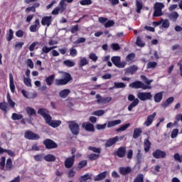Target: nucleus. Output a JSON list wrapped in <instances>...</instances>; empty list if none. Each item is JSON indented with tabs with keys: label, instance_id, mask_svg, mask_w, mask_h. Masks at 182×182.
Instances as JSON below:
<instances>
[{
	"label": "nucleus",
	"instance_id": "a19ab883",
	"mask_svg": "<svg viewBox=\"0 0 182 182\" xmlns=\"http://www.w3.org/2000/svg\"><path fill=\"white\" fill-rule=\"evenodd\" d=\"M136 6L137 14H140V12H141V10L143 9V4L139 0H136Z\"/></svg>",
	"mask_w": 182,
	"mask_h": 182
},
{
	"label": "nucleus",
	"instance_id": "4468645a",
	"mask_svg": "<svg viewBox=\"0 0 182 182\" xmlns=\"http://www.w3.org/2000/svg\"><path fill=\"white\" fill-rule=\"evenodd\" d=\"M75 156L73 155L71 157L67 158L65 161V166L66 168H71L75 162Z\"/></svg>",
	"mask_w": 182,
	"mask_h": 182
},
{
	"label": "nucleus",
	"instance_id": "5701e85b",
	"mask_svg": "<svg viewBox=\"0 0 182 182\" xmlns=\"http://www.w3.org/2000/svg\"><path fill=\"white\" fill-rule=\"evenodd\" d=\"M108 174V171H105L96 176L94 178L95 181H99L105 179Z\"/></svg>",
	"mask_w": 182,
	"mask_h": 182
},
{
	"label": "nucleus",
	"instance_id": "dca6fc26",
	"mask_svg": "<svg viewBox=\"0 0 182 182\" xmlns=\"http://www.w3.org/2000/svg\"><path fill=\"white\" fill-rule=\"evenodd\" d=\"M127 150L124 147H119L118 150L115 151L114 155L118 158H124L126 156Z\"/></svg>",
	"mask_w": 182,
	"mask_h": 182
},
{
	"label": "nucleus",
	"instance_id": "c9c22d12",
	"mask_svg": "<svg viewBox=\"0 0 182 182\" xmlns=\"http://www.w3.org/2000/svg\"><path fill=\"white\" fill-rule=\"evenodd\" d=\"M44 159L47 162H54L55 161V156L53 154H47L44 156Z\"/></svg>",
	"mask_w": 182,
	"mask_h": 182
},
{
	"label": "nucleus",
	"instance_id": "de8ad7c7",
	"mask_svg": "<svg viewBox=\"0 0 182 182\" xmlns=\"http://www.w3.org/2000/svg\"><path fill=\"white\" fill-rule=\"evenodd\" d=\"M89 63L88 60H87V58L85 57L83 58H82L80 61V63H78V65L80 68H82L85 65H87Z\"/></svg>",
	"mask_w": 182,
	"mask_h": 182
},
{
	"label": "nucleus",
	"instance_id": "72a5a7b5",
	"mask_svg": "<svg viewBox=\"0 0 182 182\" xmlns=\"http://www.w3.org/2000/svg\"><path fill=\"white\" fill-rule=\"evenodd\" d=\"M63 80L68 84L71 80H73V77L69 73H64Z\"/></svg>",
	"mask_w": 182,
	"mask_h": 182
},
{
	"label": "nucleus",
	"instance_id": "603ef678",
	"mask_svg": "<svg viewBox=\"0 0 182 182\" xmlns=\"http://www.w3.org/2000/svg\"><path fill=\"white\" fill-rule=\"evenodd\" d=\"M113 51H119L120 50V46L119 43H112L110 46Z\"/></svg>",
	"mask_w": 182,
	"mask_h": 182
},
{
	"label": "nucleus",
	"instance_id": "a18cd8bd",
	"mask_svg": "<svg viewBox=\"0 0 182 182\" xmlns=\"http://www.w3.org/2000/svg\"><path fill=\"white\" fill-rule=\"evenodd\" d=\"M88 149L99 155H100V154L102 153V149L100 148L90 146Z\"/></svg>",
	"mask_w": 182,
	"mask_h": 182
},
{
	"label": "nucleus",
	"instance_id": "4be33fe9",
	"mask_svg": "<svg viewBox=\"0 0 182 182\" xmlns=\"http://www.w3.org/2000/svg\"><path fill=\"white\" fill-rule=\"evenodd\" d=\"M173 101H174V97H171L168 98L164 103L161 104V107H163L164 109H166L170 105H171Z\"/></svg>",
	"mask_w": 182,
	"mask_h": 182
},
{
	"label": "nucleus",
	"instance_id": "0e129e2a",
	"mask_svg": "<svg viewBox=\"0 0 182 182\" xmlns=\"http://www.w3.org/2000/svg\"><path fill=\"white\" fill-rule=\"evenodd\" d=\"M7 101H8L9 105L12 108H14L15 107V102L13 100H11L9 94L7 95Z\"/></svg>",
	"mask_w": 182,
	"mask_h": 182
},
{
	"label": "nucleus",
	"instance_id": "393cba45",
	"mask_svg": "<svg viewBox=\"0 0 182 182\" xmlns=\"http://www.w3.org/2000/svg\"><path fill=\"white\" fill-rule=\"evenodd\" d=\"M144 147L145 153H148L150 151L151 148V142L149 141V139H144Z\"/></svg>",
	"mask_w": 182,
	"mask_h": 182
},
{
	"label": "nucleus",
	"instance_id": "7ed1b4c3",
	"mask_svg": "<svg viewBox=\"0 0 182 182\" xmlns=\"http://www.w3.org/2000/svg\"><path fill=\"white\" fill-rule=\"evenodd\" d=\"M68 128L73 135H78L80 133V126L75 121H70L68 122Z\"/></svg>",
	"mask_w": 182,
	"mask_h": 182
},
{
	"label": "nucleus",
	"instance_id": "20e7f679",
	"mask_svg": "<svg viewBox=\"0 0 182 182\" xmlns=\"http://www.w3.org/2000/svg\"><path fill=\"white\" fill-rule=\"evenodd\" d=\"M111 61L114 66L118 68H124L127 65V62H121V58L119 56H112L111 58Z\"/></svg>",
	"mask_w": 182,
	"mask_h": 182
},
{
	"label": "nucleus",
	"instance_id": "2f4dec72",
	"mask_svg": "<svg viewBox=\"0 0 182 182\" xmlns=\"http://www.w3.org/2000/svg\"><path fill=\"white\" fill-rule=\"evenodd\" d=\"M178 16H179V15L178 14V13L176 11H173V12L168 14V17L170 18V20H171L174 22L177 20Z\"/></svg>",
	"mask_w": 182,
	"mask_h": 182
},
{
	"label": "nucleus",
	"instance_id": "b1692460",
	"mask_svg": "<svg viewBox=\"0 0 182 182\" xmlns=\"http://www.w3.org/2000/svg\"><path fill=\"white\" fill-rule=\"evenodd\" d=\"M163 92H159L158 93L154 94V101L156 103H160L163 100Z\"/></svg>",
	"mask_w": 182,
	"mask_h": 182
},
{
	"label": "nucleus",
	"instance_id": "f03ea898",
	"mask_svg": "<svg viewBox=\"0 0 182 182\" xmlns=\"http://www.w3.org/2000/svg\"><path fill=\"white\" fill-rule=\"evenodd\" d=\"M129 87L132 89L139 90L142 89L143 90H151V86H148L144 84L141 81H135L129 85Z\"/></svg>",
	"mask_w": 182,
	"mask_h": 182
},
{
	"label": "nucleus",
	"instance_id": "4d7b16f0",
	"mask_svg": "<svg viewBox=\"0 0 182 182\" xmlns=\"http://www.w3.org/2000/svg\"><path fill=\"white\" fill-rule=\"evenodd\" d=\"M91 175H90L89 173H87L82 176H81L80 178V182H85L87 181L88 179H91Z\"/></svg>",
	"mask_w": 182,
	"mask_h": 182
},
{
	"label": "nucleus",
	"instance_id": "6e6d98bb",
	"mask_svg": "<svg viewBox=\"0 0 182 182\" xmlns=\"http://www.w3.org/2000/svg\"><path fill=\"white\" fill-rule=\"evenodd\" d=\"M156 66H157L156 62H149L146 65V68L147 69H153V68H155Z\"/></svg>",
	"mask_w": 182,
	"mask_h": 182
},
{
	"label": "nucleus",
	"instance_id": "6e6552de",
	"mask_svg": "<svg viewBox=\"0 0 182 182\" xmlns=\"http://www.w3.org/2000/svg\"><path fill=\"white\" fill-rule=\"evenodd\" d=\"M96 98L97 99V102L100 105H105L112 101V98L111 97H102L100 95L97 94L96 95Z\"/></svg>",
	"mask_w": 182,
	"mask_h": 182
},
{
	"label": "nucleus",
	"instance_id": "e2e57ef3",
	"mask_svg": "<svg viewBox=\"0 0 182 182\" xmlns=\"http://www.w3.org/2000/svg\"><path fill=\"white\" fill-rule=\"evenodd\" d=\"M134 58H135V54L134 53H132L127 56L126 60L128 62H131L134 60Z\"/></svg>",
	"mask_w": 182,
	"mask_h": 182
},
{
	"label": "nucleus",
	"instance_id": "69168bd1",
	"mask_svg": "<svg viewBox=\"0 0 182 182\" xmlns=\"http://www.w3.org/2000/svg\"><path fill=\"white\" fill-rule=\"evenodd\" d=\"M70 55L72 56V57H75L77 55V50L74 48H71L70 49Z\"/></svg>",
	"mask_w": 182,
	"mask_h": 182
},
{
	"label": "nucleus",
	"instance_id": "7c9ffc66",
	"mask_svg": "<svg viewBox=\"0 0 182 182\" xmlns=\"http://www.w3.org/2000/svg\"><path fill=\"white\" fill-rule=\"evenodd\" d=\"M139 103H140V100H139V98H136V100L129 105L128 110L132 112L133 108L139 105Z\"/></svg>",
	"mask_w": 182,
	"mask_h": 182
},
{
	"label": "nucleus",
	"instance_id": "a878e982",
	"mask_svg": "<svg viewBox=\"0 0 182 182\" xmlns=\"http://www.w3.org/2000/svg\"><path fill=\"white\" fill-rule=\"evenodd\" d=\"M139 70V68L136 65L130 66L129 68H127L125 71L126 75H133L136 70Z\"/></svg>",
	"mask_w": 182,
	"mask_h": 182
},
{
	"label": "nucleus",
	"instance_id": "3c124183",
	"mask_svg": "<svg viewBox=\"0 0 182 182\" xmlns=\"http://www.w3.org/2000/svg\"><path fill=\"white\" fill-rule=\"evenodd\" d=\"M105 114V110H98V111H94L92 112V114L97 117H102Z\"/></svg>",
	"mask_w": 182,
	"mask_h": 182
},
{
	"label": "nucleus",
	"instance_id": "49530a36",
	"mask_svg": "<svg viewBox=\"0 0 182 182\" xmlns=\"http://www.w3.org/2000/svg\"><path fill=\"white\" fill-rule=\"evenodd\" d=\"M161 23H162V27L164 28H168L170 23L168 19H161Z\"/></svg>",
	"mask_w": 182,
	"mask_h": 182
},
{
	"label": "nucleus",
	"instance_id": "f257e3e1",
	"mask_svg": "<svg viewBox=\"0 0 182 182\" xmlns=\"http://www.w3.org/2000/svg\"><path fill=\"white\" fill-rule=\"evenodd\" d=\"M165 8V5L162 2H156L154 4L153 17H160L164 15L162 10Z\"/></svg>",
	"mask_w": 182,
	"mask_h": 182
},
{
	"label": "nucleus",
	"instance_id": "5fc2aeb1",
	"mask_svg": "<svg viewBox=\"0 0 182 182\" xmlns=\"http://www.w3.org/2000/svg\"><path fill=\"white\" fill-rule=\"evenodd\" d=\"M52 50H53V48H48L47 46H43L42 48V53L41 55H43V53H49Z\"/></svg>",
	"mask_w": 182,
	"mask_h": 182
},
{
	"label": "nucleus",
	"instance_id": "13d9d810",
	"mask_svg": "<svg viewBox=\"0 0 182 182\" xmlns=\"http://www.w3.org/2000/svg\"><path fill=\"white\" fill-rule=\"evenodd\" d=\"M144 174H139L135 178L134 182H144Z\"/></svg>",
	"mask_w": 182,
	"mask_h": 182
},
{
	"label": "nucleus",
	"instance_id": "c85d7f7f",
	"mask_svg": "<svg viewBox=\"0 0 182 182\" xmlns=\"http://www.w3.org/2000/svg\"><path fill=\"white\" fill-rule=\"evenodd\" d=\"M142 133H143V129L141 128H135L134 129L133 138L137 139L140 137V135H141Z\"/></svg>",
	"mask_w": 182,
	"mask_h": 182
},
{
	"label": "nucleus",
	"instance_id": "f704fd0d",
	"mask_svg": "<svg viewBox=\"0 0 182 182\" xmlns=\"http://www.w3.org/2000/svg\"><path fill=\"white\" fill-rule=\"evenodd\" d=\"M55 86H63V85H68V83L63 78L62 79H55Z\"/></svg>",
	"mask_w": 182,
	"mask_h": 182
},
{
	"label": "nucleus",
	"instance_id": "9d476101",
	"mask_svg": "<svg viewBox=\"0 0 182 182\" xmlns=\"http://www.w3.org/2000/svg\"><path fill=\"white\" fill-rule=\"evenodd\" d=\"M43 144L47 149H53L58 148V144L55 143L53 140L47 139L43 141Z\"/></svg>",
	"mask_w": 182,
	"mask_h": 182
},
{
	"label": "nucleus",
	"instance_id": "39448f33",
	"mask_svg": "<svg viewBox=\"0 0 182 182\" xmlns=\"http://www.w3.org/2000/svg\"><path fill=\"white\" fill-rule=\"evenodd\" d=\"M66 9L67 4H63V2L60 1L59 5L53 10L52 15H58L59 13L63 14Z\"/></svg>",
	"mask_w": 182,
	"mask_h": 182
},
{
	"label": "nucleus",
	"instance_id": "ddd939ff",
	"mask_svg": "<svg viewBox=\"0 0 182 182\" xmlns=\"http://www.w3.org/2000/svg\"><path fill=\"white\" fill-rule=\"evenodd\" d=\"M156 116V112H153V114L149 115L144 122V125L146 126L147 127H150L152 124Z\"/></svg>",
	"mask_w": 182,
	"mask_h": 182
},
{
	"label": "nucleus",
	"instance_id": "0eeeda50",
	"mask_svg": "<svg viewBox=\"0 0 182 182\" xmlns=\"http://www.w3.org/2000/svg\"><path fill=\"white\" fill-rule=\"evenodd\" d=\"M24 137L29 140H38L40 139V136L32 131H26L24 133Z\"/></svg>",
	"mask_w": 182,
	"mask_h": 182
},
{
	"label": "nucleus",
	"instance_id": "c03bdc74",
	"mask_svg": "<svg viewBox=\"0 0 182 182\" xmlns=\"http://www.w3.org/2000/svg\"><path fill=\"white\" fill-rule=\"evenodd\" d=\"M6 171H11L12 169V161L11 158H9L6 164Z\"/></svg>",
	"mask_w": 182,
	"mask_h": 182
},
{
	"label": "nucleus",
	"instance_id": "79ce46f5",
	"mask_svg": "<svg viewBox=\"0 0 182 182\" xmlns=\"http://www.w3.org/2000/svg\"><path fill=\"white\" fill-rule=\"evenodd\" d=\"M23 82L25 84V85L28 87H32V80L31 78L29 77H23Z\"/></svg>",
	"mask_w": 182,
	"mask_h": 182
},
{
	"label": "nucleus",
	"instance_id": "f8f14e48",
	"mask_svg": "<svg viewBox=\"0 0 182 182\" xmlns=\"http://www.w3.org/2000/svg\"><path fill=\"white\" fill-rule=\"evenodd\" d=\"M41 27V23H40V21L38 18L36 19L33 24L31 25L30 27H29V31L31 33H35L37 31H38V29L40 28Z\"/></svg>",
	"mask_w": 182,
	"mask_h": 182
},
{
	"label": "nucleus",
	"instance_id": "052dcab7",
	"mask_svg": "<svg viewBox=\"0 0 182 182\" xmlns=\"http://www.w3.org/2000/svg\"><path fill=\"white\" fill-rule=\"evenodd\" d=\"M33 159L36 161H42L43 160V155L42 154L35 155Z\"/></svg>",
	"mask_w": 182,
	"mask_h": 182
},
{
	"label": "nucleus",
	"instance_id": "c756f323",
	"mask_svg": "<svg viewBox=\"0 0 182 182\" xmlns=\"http://www.w3.org/2000/svg\"><path fill=\"white\" fill-rule=\"evenodd\" d=\"M70 93H71V91L69 89H65V90H61L60 92H59V95L61 98H66L68 97V96L70 95Z\"/></svg>",
	"mask_w": 182,
	"mask_h": 182
},
{
	"label": "nucleus",
	"instance_id": "f3484780",
	"mask_svg": "<svg viewBox=\"0 0 182 182\" xmlns=\"http://www.w3.org/2000/svg\"><path fill=\"white\" fill-rule=\"evenodd\" d=\"M118 141H119L118 136H116L113 138H110L107 141V142L105 144V147H107V148L111 147L112 146H113L114 144H116Z\"/></svg>",
	"mask_w": 182,
	"mask_h": 182
},
{
	"label": "nucleus",
	"instance_id": "473e14b6",
	"mask_svg": "<svg viewBox=\"0 0 182 182\" xmlns=\"http://www.w3.org/2000/svg\"><path fill=\"white\" fill-rule=\"evenodd\" d=\"M126 87H127V85L124 82H114L113 88H115V89H124Z\"/></svg>",
	"mask_w": 182,
	"mask_h": 182
},
{
	"label": "nucleus",
	"instance_id": "423d86ee",
	"mask_svg": "<svg viewBox=\"0 0 182 182\" xmlns=\"http://www.w3.org/2000/svg\"><path fill=\"white\" fill-rule=\"evenodd\" d=\"M136 96L138 97V100L139 99L141 101H143V102L151 100L153 97L151 92H137Z\"/></svg>",
	"mask_w": 182,
	"mask_h": 182
},
{
	"label": "nucleus",
	"instance_id": "1a4fd4ad",
	"mask_svg": "<svg viewBox=\"0 0 182 182\" xmlns=\"http://www.w3.org/2000/svg\"><path fill=\"white\" fill-rule=\"evenodd\" d=\"M46 124H48L52 128L55 129V128L59 127L62 124V121L61 120H52V117H50L46 122Z\"/></svg>",
	"mask_w": 182,
	"mask_h": 182
},
{
	"label": "nucleus",
	"instance_id": "6ab92c4d",
	"mask_svg": "<svg viewBox=\"0 0 182 182\" xmlns=\"http://www.w3.org/2000/svg\"><path fill=\"white\" fill-rule=\"evenodd\" d=\"M122 124V120L121 119H115V120H112V121H109L107 122V128L109 129V128H112V127H114L117 125H119Z\"/></svg>",
	"mask_w": 182,
	"mask_h": 182
},
{
	"label": "nucleus",
	"instance_id": "58836bf2",
	"mask_svg": "<svg viewBox=\"0 0 182 182\" xmlns=\"http://www.w3.org/2000/svg\"><path fill=\"white\" fill-rule=\"evenodd\" d=\"M23 118V115L22 114H16V112H14V114H12L11 119L14 121L21 120Z\"/></svg>",
	"mask_w": 182,
	"mask_h": 182
},
{
	"label": "nucleus",
	"instance_id": "338daca9",
	"mask_svg": "<svg viewBox=\"0 0 182 182\" xmlns=\"http://www.w3.org/2000/svg\"><path fill=\"white\" fill-rule=\"evenodd\" d=\"M114 21H107L105 23V28H109L112 27L114 25Z\"/></svg>",
	"mask_w": 182,
	"mask_h": 182
},
{
	"label": "nucleus",
	"instance_id": "a211bd4d",
	"mask_svg": "<svg viewBox=\"0 0 182 182\" xmlns=\"http://www.w3.org/2000/svg\"><path fill=\"white\" fill-rule=\"evenodd\" d=\"M119 174L126 176L127 174H130L132 171V168L130 166H126V167L122 166V167H119Z\"/></svg>",
	"mask_w": 182,
	"mask_h": 182
},
{
	"label": "nucleus",
	"instance_id": "e433bc0d",
	"mask_svg": "<svg viewBox=\"0 0 182 182\" xmlns=\"http://www.w3.org/2000/svg\"><path fill=\"white\" fill-rule=\"evenodd\" d=\"M26 112L29 117L36 115V111L34 109H33L32 107L26 108Z\"/></svg>",
	"mask_w": 182,
	"mask_h": 182
},
{
	"label": "nucleus",
	"instance_id": "680f3d73",
	"mask_svg": "<svg viewBox=\"0 0 182 182\" xmlns=\"http://www.w3.org/2000/svg\"><path fill=\"white\" fill-rule=\"evenodd\" d=\"M80 3L82 6H89L92 4V1L91 0H82Z\"/></svg>",
	"mask_w": 182,
	"mask_h": 182
},
{
	"label": "nucleus",
	"instance_id": "aec40b11",
	"mask_svg": "<svg viewBox=\"0 0 182 182\" xmlns=\"http://www.w3.org/2000/svg\"><path fill=\"white\" fill-rule=\"evenodd\" d=\"M82 128H84L87 132H95L94 125L88 122L82 124Z\"/></svg>",
	"mask_w": 182,
	"mask_h": 182
},
{
	"label": "nucleus",
	"instance_id": "2eb2a0df",
	"mask_svg": "<svg viewBox=\"0 0 182 182\" xmlns=\"http://www.w3.org/2000/svg\"><path fill=\"white\" fill-rule=\"evenodd\" d=\"M38 113L44 118L46 122L48 121V119H50L51 116L48 114V111L46 109H38Z\"/></svg>",
	"mask_w": 182,
	"mask_h": 182
},
{
	"label": "nucleus",
	"instance_id": "09e8293b",
	"mask_svg": "<svg viewBox=\"0 0 182 182\" xmlns=\"http://www.w3.org/2000/svg\"><path fill=\"white\" fill-rule=\"evenodd\" d=\"M100 156V154H90L88 156V158L90 161H95V160H97V159H99Z\"/></svg>",
	"mask_w": 182,
	"mask_h": 182
},
{
	"label": "nucleus",
	"instance_id": "ea45409f",
	"mask_svg": "<svg viewBox=\"0 0 182 182\" xmlns=\"http://www.w3.org/2000/svg\"><path fill=\"white\" fill-rule=\"evenodd\" d=\"M63 65L68 68H72L75 65V63L70 60L63 61Z\"/></svg>",
	"mask_w": 182,
	"mask_h": 182
},
{
	"label": "nucleus",
	"instance_id": "412c9836",
	"mask_svg": "<svg viewBox=\"0 0 182 182\" xmlns=\"http://www.w3.org/2000/svg\"><path fill=\"white\" fill-rule=\"evenodd\" d=\"M52 22V17L51 16H44L42 18L41 23L43 26H47V27H49Z\"/></svg>",
	"mask_w": 182,
	"mask_h": 182
},
{
	"label": "nucleus",
	"instance_id": "864d4df0",
	"mask_svg": "<svg viewBox=\"0 0 182 182\" xmlns=\"http://www.w3.org/2000/svg\"><path fill=\"white\" fill-rule=\"evenodd\" d=\"M173 159L176 161L182 163V154L180 155V154H175L173 155Z\"/></svg>",
	"mask_w": 182,
	"mask_h": 182
},
{
	"label": "nucleus",
	"instance_id": "4c0bfd02",
	"mask_svg": "<svg viewBox=\"0 0 182 182\" xmlns=\"http://www.w3.org/2000/svg\"><path fill=\"white\" fill-rule=\"evenodd\" d=\"M129 127H130V124L127 123L122 125V127H119V128L117 129L115 132H118V133H119V132H125Z\"/></svg>",
	"mask_w": 182,
	"mask_h": 182
},
{
	"label": "nucleus",
	"instance_id": "8fccbe9b",
	"mask_svg": "<svg viewBox=\"0 0 182 182\" xmlns=\"http://www.w3.org/2000/svg\"><path fill=\"white\" fill-rule=\"evenodd\" d=\"M141 79L147 85H150L153 82V80H149L145 75H141Z\"/></svg>",
	"mask_w": 182,
	"mask_h": 182
},
{
	"label": "nucleus",
	"instance_id": "cd10ccee",
	"mask_svg": "<svg viewBox=\"0 0 182 182\" xmlns=\"http://www.w3.org/2000/svg\"><path fill=\"white\" fill-rule=\"evenodd\" d=\"M9 86L11 93H14L15 92V85L14 82V77L13 75L11 73L9 74Z\"/></svg>",
	"mask_w": 182,
	"mask_h": 182
},
{
	"label": "nucleus",
	"instance_id": "9b49d317",
	"mask_svg": "<svg viewBox=\"0 0 182 182\" xmlns=\"http://www.w3.org/2000/svg\"><path fill=\"white\" fill-rule=\"evenodd\" d=\"M152 156L154 159H165L166 157V152H164V151H161L158 149L152 153Z\"/></svg>",
	"mask_w": 182,
	"mask_h": 182
},
{
	"label": "nucleus",
	"instance_id": "bf43d9fd",
	"mask_svg": "<svg viewBox=\"0 0 182 182\" xmlns=\"http://www.w3.org/2000/svg\"><path fill=\"white\" fill-rule=\"evenodd\" d=\"M89 58L95 63L99 59V57H97V55L95 53H91L89 55Z\"/></svg>",
	"mask_w": 182,
	"mask_h": 182
},
{
	"label": "nucleus",
	"instance_id": "774afa93",
	"mask_svg": "<svg viewBox=\"0 0 182 182\" xmlns=\"http://www.w3.org/2000/svg\"><path fill=\"white\" fill-rule=\"evenodd\" d=\"M178 133V129H174L172 132H171V136L172 139H174L177 136Z\"/></svg>",
	"mask_w": 182,
	"mask_h": 182
},
{
	"label": "nucleus",
	"instance_id": "bb28decb",
	"mask_svg": "<svg viewBox=\"0 0 182 182\" xmlns=\"http://www.w3.org/2000/svg\"><path fill=\"white\" fill-rule=\"evenodd\" d=\"M55 75L54 74L49 75L48 77H46L45 79V82H46L48 86H51L54 82Z\"/></svg>",
	"mask_w": 182,
	"mask_h": 182
},
{
	"label": "nucleus",
	"instance_id": "37998d69",
	"mask_svg": "<svg viewBox=\"0 0 182 182\" xmlns=\"http://www.w3.org/2000/svg\"><path fill=\"white\" fill-rule=\"evenodd\" d=\"M6 40L8 42H10L12 41V39L14 38V31H12V29H9V31L6 35Z\"/></svg>",
	"mask_w": 182,
	"mask_h": 182
}]
</instances>
